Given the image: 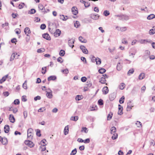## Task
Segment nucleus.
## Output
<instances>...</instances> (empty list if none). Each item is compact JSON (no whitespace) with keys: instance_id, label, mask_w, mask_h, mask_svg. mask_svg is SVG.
<instances>
[{"instance_id":"f257e3e1","label":"nucleus","mask_w":155,"mask_h":155,"mask_svg":"<svg viewBox=\"0 0 155 155\" xmlns=\"http://www.w3.org/2000/svg\"><path fill=\"white\" fill-rule=\"evenodd\" d=\"M25 144L28 145L29 147L31 148L33 147L34 145V144L33 143L29 140H26L25 141Z\"/></svg>"},{"instance_id":"f03ea898","label":"nucleus","mask_w":155,"mask_h":155,"mask_svg":"<svg viewBox=\"0 0 155 155\" xmlns=\"http://www.w3.org/2000/svg\"><path fill=\"white\" fill-rule=\"evenodd\" d=\"M0 142H1L3 145H6L8 143L7 139L5 137L3 138L0 136Z\"/></svg>"},{"instance_id":"7ed1b4c3","label":"nucleus","mask_w":155,"mask_h":155,"mask_svg":"<svg viewBox=\"0 0 155 155\" xmlns=\"http://www.w3.org/2000/svg\"><path fill=\"white\" fill-rule=\"evenodd\" d=\"M75 40L73 39H69L68 41V44L69 46L71 47V48H73L74 45V43Z\"/></svg>"},{"instance_id":"20e7f679","label":"nucleus","mask_w":155,"mask_h":155,"mask_svg":"<svg viewBox=\"0 0 155 155\" xmlns=\"http://www.w3.org/2000/svg\"><path fill=\"white\" fill-rule=\"evenodd\" d=\"M80 48L82 51L83 52L86 54L88 53V51L86 48L85 47L84 45H81Z\"/></svg>"},{"instance_id":"39448f33","label":"nucleus","mask_w":155,"mask_h":155,"mask_svg":"<svg viewBox=\"0 0 155 155\" xmlns=\"http://www.w3.org/2000/svg\"><path fill=\"white\" fill-rule=\"evenodd\" d=\"M61 33V31L59 29H57L54 33V36L56 37L59 36Z\"/></svg>"},{"instance_id":"423d86ee","label":"nucleus","mask_w":155,"mask_h":155,"mask_svg":"<svg viewBox=\"0 0 155 155\" xmlns=\"http://www.w3.org/2000/svg\"><path fill=\"white\" fill-rule=\"evenodd\" d=\"M129 19V17L126 15H122V17L121 18H119V20H127Z\"/></svg>"},{"instance_id":"0eeeda50","label":"nucleus","mask_w":155,"mask_h":155,"mask_svg":"<svg viewBox=\"0 0 155 155\" xmlns=\"http://www.w3.org/2000/svg\"><path fill=\"white\" fill-rule=\"evenodd\" d=\"M118 114L119 115H121L123 114V107L120 104H119L118 105Z\"/></svg>"},{"instance_id":"6e6552de","label":"nucleus","mask_w":155,"mask_h":155,"mask_svg":"<svg viewBox=\"0 0 155 155\" xmlns=\"http://www.w3.org/2000/svg\"><path fill=\"white\" fill-rule=\"evenodd\" d=\"M42 37L48 40H51L50 36L47 33L43 34L42 35Z\"/></svg>"},{"instance_id":"1a4fd4ad","label":"nucleus","mask_w":155,"mask_h":155,"mask_svg":"<svg viewBox=\"0 0 155 155\" xmlns=\"http://www.w3.org/2000/svg\"><path fill=\"white\" fill-rule=\"evenodd\" d=\"M71 10L74 15H76L78 14V12L77 8L74 7H73L71 9Z\"/></svg>"},{"instance_id":"9d476101","label":"nucleus","mask_w":155,"mask_h":155,"mask_svg":"<svg viewBox=\"0 0 155 155\" xmlns=\"http://www.w3.org/2000/svg\"><path fill=\"white\" fill-rule=\"evenodd\" d=\"M46 92H47V93L46 94L47 97L49 98H52L53 96V95L52 94V91L51 90H50V91L47 92V91H46Z\"/></svg>"},{"instance_id":"9b49d317","label":"nucleus","mask_w":155,"mask_h":155,"mask_svg":"<svg viewBox=\"0 0 155 155\" xmlns=\"http://www.w3.org/2000/svg\"><path fill=\"white\" fill-rule=\"evenodd\" d=\"M9 119L10 121V122L12 123H14L15 122V118L14 116L12 114H10L9 115Z\"/></svg>"},{"instance_id":"f8f14e48","label":"nucleus","mask_w":155,"mask_h":155,"mask_svg":"<svg viewBox=\"0 0 155 155\" xmlns=\"http://www.w3.org/2000/svg\"><path fill=\"white\" fill-rule=\"evenodd\" d=\"M57 79V77L54 75H52L49 76L48 78V80L49 81H54Z\"/></svg>"},{"instance_id":"ddd939ff","label":"nucleus","mask_w":155,"mask_h":155,"mask_svg":"<svg viewBox=\"0 0 155 155\" xmlns=\"http://www.w3.org/2000/svg\"><path fill=\"white\" fill-rule=\"evenodd\" d=\"M24 32L27 36H28V34L31 33L30 28L28 27H26L24 29Z\"/></svg>"},{"instance_id":"4468645a","label":"nucleus","mask_w":155,"mask_h":155,"mask_svg":"<svg viewBox=\"0 0 155 155\" xmlns=\"http://www.w3.org/2000/svg\"><path fill=\"white\" fill-rule=\"evenodd\" d=\"M115 97L116 96L114 93H112L109 95V98L110 101H113Z\"/></svg>"},{"instance_id":"2eb2a0df","label":"nucleus","mask_w":155,"mask_h":155,"mask_svg":"<svg viewBox=\"0 0 155 155\" xmlns=\"http://www.w3.org/2000/svg\"><path fill=\"white\" fill-rule=\"evenodd\" d=\"M4 132L5 133H8L9 131V126L8 125H6L4 127Z\"/></svg>"},{"instance_id":"dca6fc26","label":"nucleus","mask_w":155,"mask_h":155,"mask_svg":"<svg viewBox=\"0 0 155 155\" xmlns=\"http://www.w3.org/2000/svg\"><path fill=\"white\" fill-rule=\"evenodd\" d=\"M131 101H130L129 103H127V111H130L132 108V107H133L131 104Z\"/></svg>"},{"instance_id":"f3484780","label":"nucleus","mask_w":155,"mask_h":155,"mask_svg":"<svg viewBox=\"0 0 155 155\" xmlns=\"http://www.w3.org/2000/svg\"><path fill=\"white\" fill-rule=\"evenodd\" d=\"M99 17V16L98 14H97L95 15L94 14L91 15V17L92 19L96 20H97L98 18Z\"/></svg>"},{"instance_id":"a211bd4d","label":"nucleus","mask_w":155,"mask_h":155,"mask_svg":"<svg viewBox=\"0 0 155 155\" xmlns=\"http://www.w3.org/2000/svg\"><path fill=\"white\" fill-rule=\"evenodd\" d=\"M8 76V74H7L3 77L0 80V83L2 84L3 82L5 81Z\"/></svg>"},{"instance_id":"6ab92c4d","label":"nucleus","mask_w":155,"mask_h":155,"mask_svg":"<svg viewBox=\"0 0 155 155\" xmlns=\"http://www.w3.org/2000/svg\"><path fill=\"white\" fill-rule=\"evenodd\" d=\"M109 90L107 87H104L103 89V92L104 94H107Z\"/></svg>"},{"instance_id":"aec40b11","label":"nucleus","mask_w":155,"mask_h":155,"mask_svg":"<svg viewBox=\"0 0 155 155\" xmlns=\"http://www.w3.org/2000/svg\"><path fill=\"white\" fill-rule=\"evenodd\" d=\"M122 68V66L120 64V62H118L117 65V69L118 71H120Z\"/></svg>"},{"instance_id":"412c9836","label":"nucleus","mask_w":155,"mask_h":155,"mask_svg":"<svg viewBox=\"0 0 155 155\" xmlns=\"http://www.w3.org/2000/svg\"><path fill=\"white\" fill-rule=\"evenodd\" d=\"M155 18V15L153 14H151L149 15L147 17L148 20H151Z\"/></svg>"},{"instance_id":"4be33fe9","label":"nucleus","mask_w":155,"mask_h":155,"mask_svg":"<svg viewBox=\"0 0 155 155\" xmlns=\"http://www.w3.org/2000/svg\"><path fill=\"white\" fill-rule=\"evenodd\" d=\"M79 40L81 42L86 43L87 42L86 40L83 39L82 36H80L79 37Z\"/></svg>"},{"instance_id":"5701e85b","label":"nucleus","mask_w":155,"mask_h":155,"mask_svg":"<svg viewBox=\"0 0 155 155\" xmlns=\"http://www.w3.org/2000/svg\"><path fill=\"white\" fill-rule=\"evenodd\" d=\"M145 77V74L144 73H141L139 76V79L140 80H142Z\"/></svg>"},{"instance_id":"b1692460","label":"nucleus","mask_w":155,"mask_h":155,"mask_svg":"<svg viewBox=\"0 0 155 155\" xmlns=\"http://www.w3.org/2000/svg\"><path fill=\"white\" fill-rule=\"evenodd\" d=\"M106 81V80L105 78L104 77H102L100 79V82L101 84H105V81Z\"/></svg>"},{"instance_id":"393cba45","label":"nucleus","mask_w":155,"mask_h":155,"mask_svg":"<svg viewBox=\"0 0 155 155\" xmlns=\"http://www.w3.org/2000/svg\"><path fill=\"white\" fill-rule=\"evenodd\" d=\"M111 133L113 134V133H115L116 131V128L114 127H112L110 129Z\"/></svg>"},{"instance_id":"a878e982","label":"nucleus","mask_w":155,"mask_h":155,"mask_svg":"<svg viewBox=\"0 0 155 155\" xmlns=\"http://www.w3.org/2000/svg\"><path fill=\"white\" fill-rule=\"evenodd\" d=\"M134 71V68H132L129 70L127 73V75H130L131 74L133 73Z\"/></svg>"},{"instance_id":"bb28decb","label":"nucleus","mask_w":155,"mask_h":155,"mask_svg":"<svg viewBox=\"0 0 155 155\" xmlns=\"http://www.w3.org/2000/svg\"><path fill=\"white\" fill-rule=\"evenodd\" d=\"M125 99V97L124 96H123L120 99L119 102L120 104H123L124 103V100Z\"/></svg>"},{"instance_id":"cd10ccee","label":"nucleus","mask_w":155,"mask_h":155,"mask_svg":"<svg viewBox=\"0 0 155 155\" xmlns=\"http://www.w3.org/2000/svg\"><path fill=\"white\" fill-rule=\"evenodd\" d=\"M113 113L111 112H110V113L108 114L107 116V120H110L112 117Z\"/></svg>"},{"instance_id":"c85d7f7f","label":"nucleus","mask_w":155,"mask_h":155,"mask_svg":"<svg viewBox=\"0 0 155 155\" xmlns=\"http://www.w3.org/2000/svg\"><path fill=\"white\" fill-rule=\"evenodd\" d=\"M15 57H16L15 53H12L10 57V61H13Z\"/></svg>"},{"instance_id":"c756f323","label":"nucleus","mask_w":155,"mask_h":155,"mask_svg":"<svg viewBox=\"0 0 155 155\" xmlns=\"http://www.w3.org/2000/svg\"><path fill=\"white\" fill-rule=\"evenodd\" d=\"M118 134L117 133H113V135L112 137V139L113 140H115L117 138Z\"/></svg>"},{"instance_id":"7c9ffc66","label":"nucleus","mask_w":155,"mask_h":155,"mask_svg":"<svg viewBox=\"0 0 155 155\" xmlns=\"http://www.w3.org/2000/svg\"><path fill=\"white\" fill-rule=\"evenodd\" d=\"M65 51L63 50H61L59 53V54L61 56H64L65 54Z\"/></svg>"},{"instance_id":"2f4dec72","label":"nucleus","mask_w":155,"mask_h":155,"mask_svg":"<svg viewBox=\"0 0 155 155\" xmlns=\"http://www.w3.org/2000/svg\"><path fill=\"white\" fill-rule=\"evenodd\" d=\"M77 152V149L76 148H75L72 151L70 155H75L76 153Z\"/></svg>"},{"instance_id":"473e14b6","label":"nucleus","mask_w":155,"mask_h":155,"mask_svg":"<svg viewBox=\"0 0 155 155\" xmlns=\"http://www.w3.org/2000/svg\"><path fill=\"white\" fill-rule=\"evenodd\" d=\"M106 70L104 68H101L98 71L99 73L101 74H103L105 73Z\"/></svg>"},{"instance_id":"72a5a7b5","label":"nucleus","mask_w":155,"mask_h":155,"mask_svg":"<svg viewBox=\"0 0 155 155\" xmlns=\"http://www.w3.org/2000/svg\"><path fill=\"white\" fill-rule=\"evenodd\" d=\"M97 60L96 61V64L97 65H100L101 64V60L98 58H97Z\"/></svg>"},{"instance_id":"f704fd0d","label":"nucleus","mask_w":155,"mask_h":155,"mask_svg":"<svg viewBox=\"0 0 155 155\" xmlns=\"http://www.w3.org/2000/svg\"><path fill=\"white\" fill-rule=\"evenodd\" d=\"M45 51V50L44 48H41L38 49L37 50V52L38 53H40L44 52Z\"/></svg>"},{"instance_id":"c9c22d12","label":"nucleus","mask_w":155,"mask_h":155,"mask_svg":"<svg viewBox=\"0 0 155 155\" xmlns=\"http://www.w3.org/2000/svg\"><path fill=\"white\" fill-rule=\"evenodd\" d=\"M36 12V10L34 9H31L30 11H29L28 13L30 14H33L35 13Z\"/></svg>"},{"instance_id":"e433bc0d","label":"nucleus","mask_w":155,"mask_h":155,"mask_svg":"<svg viewBox=\"0 0 155 155\" xmlns=\"http://www.w3.org/2000/svg\"><path fill=\"white\" fill-rule=\"evenodd\" d=\"M71 120L74 121H76L78 119V116L72 117L71 118Z\"/></svg>"},{"instance_id":"4c0bfd02","label":"nucleus","mask_w":155,"mask_h":155,"mask_svg":"<svg viewBox=\"0 0 155 155\" xmlns=\"http://www.w3.org/2000/svg\"><path fill=\"white\" fill-rule=\"evenodd\" d=\"M119 86L120 89L123 90L125 87V84L124 83H121Z\"/></svg>"},{"instance_id":"58836bf2","label":"nucleus","mask_w":155,"mask_h":155,"mask_svg":"<svg viewBox=\"0 0 155 155\" xmlns=\"http://www.w3.org/2000/svg\"><path fill=\"white\" fill-rule=\"evenodd\" d=\"M27 81H25L22 85L23 87L25 89H27V87L26 84Z\"/></svg>"},{"instance_id":"ea45409f","label":"nucleus","mask_w":155,"mask_h":155,"mask_svg":"<svg viewBox=\"0 0 155 155\" xmlns=\"http://www.w3.org/2000/svg\"><path fill=\"white\" fill-rule=\"evenodd\" d=\"M98 104L100 105H103L104 104L103 100L101 99H99L98 101Z\"/></svg>"},{"instance_id":"a19ab883","label":"nucleus","mask_w":155,"mask_h":155,"mask_svg":"<svg viewBox=\"0 0 155 155\" xmlns=\"http://www.w3.org/2000/svg\"><path fill=\"white\" fill-rule=\"evenodd\" d=\"M25 5V4L24 3H21L20 4H19L18 6V8L21 9L23 8Z\"/></svg>"},{"instance_id":"79ce46f5","label":"nucleus","mask_w":155,"mask_h":155,"mask_svg":"<svg viewBox=\"0 0 155 155\" xmlns=\"http://www.w3.org/2000/svg\"><path fill=\"white\" fill-rule=\"evenodd\" d=\"M104 14L105 16H107L109 15L110 13L108 11L105 10L104 12Z\"/></svg>"},{"instance_id":"37998d69","label":"nucleus","mask_w":155,"mask_h":155,"mask_svg":"<svg viewBox=\"0 0 155 155\" xmlns=\"http://www.w3.org/2000/svg\"><path fill=\"white\" fill-rule=\"evenodd\" d=\"M60 16L61 17L60 18L63 21H65L68 19L67 16H66V17L67 18H65V17L63 15H60Z\"/></svg>"},{"instance_id":"c03bdc74","label":"nucleus","mask_w":155,"mask_h":155,"mask_svg":"<svg viewBox=\"0 0 155 155\" xmlns=\"http://www.w3.org/2000/svg\"><path fill=\"white\" fill-rule=\"evenodd\" d=\"M91 60L92 62H96L97 60V58H95V57H94V56H92L91 58Z\"/></svg>"},{"instance_id":"a18cd8bd","label":"nucleus","mask_w":155,"mask_h":155,"mask_svg":"<svg viewBox=\"0 0 155 155\" xmlns=\"http://www.w3.org/2000/svg\"><path fill=\"white\" fill-rule=\"evenodd\" d=\"M61 71L63 73L65 74H68L69 72L68 70L67 69H65L64 70H62Z\"/></svg>"},{"instance_id":"49530a36","label":"nucleus","mask_w":155,"mask_h":155,"mask_svg":"<svg viewBox=\"0 0 155 155\" xmlns=\"http://www.w3.org/2000/svg\"><path fill=\"white\" fill-rule=\"evenodd\" d=\"M36 135L38 137H40L41 136V134L40 133V130L39 129H37L36 132Z\"/></svg>"},{"instance_id":"de8ad7c7","label":"nucleus","mask_w":155,"mask_h":155,"mask_svg":"<svg viewBox=\"0 0 155 155\" xmlns=\"http://www.w3.org/2000/svg\"><path fill=\"white\" fill-rule=\"evenodd\" d=\"M20 103V101L18 99H16L15 100L14 102V104L15 105H18Z\"/></svg>"},{"instance_id":"09e8293b","label":"nucleus","mask_w":155,"mask_h":155,"mask_svg":"<svg viewBox=\"0 0 155 155\" xmlns=\"http://www.w3.org/2000/svg\"><path fill=\"white\" fill-rule=\"evenodd\" d=\"M84 131L85 133L87 132V128L86 127H83L81 130V132Z\"/></svg>"},{"instance_id":"8fccbe9b","label":"nucleus","mask_w":155,"mask_h":155,"mask_svg":"<svg viewBox=\"0 0 155 155\" xmlns=\"http://www.w3.org/2000/svg\"><path fill=\"white\" fill-rule=\"evenodd\" d=\"M46 145V144L45 145H44L41 147V148L42 149L41 151L42 152H43L45 151L46 150V148L45 147V146Z\"/></svg>"},{"instance_id":"3c124183","label":"nucleus","mask_w":155,"mask_h":155,"mask_svg":"<svg viewBox=\"0 0 155 155\" xmlns=\"http://www.w3.org/2000/svg\"><path fill=\"white\" fill-rule=\"evenodd\" d=\"M80 25V24L79 23V22L78 21H76V22L74 24V26H75V27H76V28H78L79 27V25Z\"/></svg>"},{"instance_id":"603ef678","label":"nucleus","mask_w":155,"mask_h":155,"mask_svg":"<svg viewBox=\"0 0 155 155\" xmlns=\"http://www.w3.org/2000/svg\"><path fill=\"white\" fill-rule=\"evenodd\" d=\"M82 96L78 95L76 97V100L78 101H79L82 99Z\"/></svg>"},{"instance_id":"864d4df0","label":"nucleus","mask_w":155,"mask_h":155,"mask_svg":"<svg viewBox=\"0 0 155 155\" xmlns=\"http://www.w3.org/2000/svg\"><path fill=\"white\" fill-rule=\"evenodd\" d=\"M149 32L150 34L153 35L155 33V30L153 29H152L150 30Z\"/></svg>"},{"instance_id":"5fc2aeb1","label":"nucleus","mask_w":155,"mask_h":155,"mask_svg":"<svg viewBox=\"0 0 155 155\" xmlns=\"http://www.w3.org/2000/svg\"><path fill=\"white\" fill-rule=\"evenodd\" d=\"M136 124H137V127H140L142 126V124L141 123V122L139 121H137Z\"/></svg>"},{"instance_id":"6e6d98bb","label":"nucleus","mask_w":155,"mask_h":155,"mask_svg":"<svg viewBox=\"0 0 155 155\" xmlns=\"http://www.w3.org/2000/svg\"><path fill=\"white\" fill-rule=\"evenodd\" d=\"M24 117L25 119L27 117L28 113L27 111H24L23 112Z\"/></svg>"},{"instance_id":"4d7b16f0","label":"nucleus","mask_w":155,"mask_h":155,"mask_svg":"<svg viewBox=\"0 0 155 155\" xmlns=\"http://www.w3.org/2000/svg\"><path fill=\"white\" fill-rule=\"evenodd\" d=\"M46 27V25L44 24H41L40 26L42 30L45 29V28Z\"/></svg>"},{"instance_id":"13d9d810","label":"nucleus","mask_w":155,"mask_h":155,"mask_svg":"<svg viewBox=\"0 0 155 155\" xmlns=\"http://www.w3.org/2000/svg\"><path fill=\"white\" fill-rule=\"evenodd\" d=\"M38 8L40 10H44V7L42 5L39 4L38 5Z\"/></svg>"},{"instance_id":"bf43d9fd","label":"nucleus","mask_w":155,"mask_h":155,"mask_svg":"<svg viewBox=\"0 0 155 155\" xmlns=\"http://www.w3.org/2000/svg\"><path fill=\"white\" fill-rule=\"evenodd\" d=\"M15 31L16 34H18L21 33V30L19 28L16 29L15 30Z\"/></svg>"},{"instance_id":"052dcab7","label":"nucleus","mask_w":155,"mask_h":155,"mask_svg":"<svg viewBox=\"0 0 155 155\" xmlns=\"http://www.w3.org/2000/svg\"><path fill=\"white\" fill-rule=\"evenodd\" d=\"M45 107H42L41 108H40L39 110H38V112H42L44 110H45Z\"/></svg>"},{"instance_id":"680f3d73","label":"nucleus","mask_w":155,"mask_h":155,"mask_svg":"<svg viewBox=\"0 0 155 155\" xmlns=\"http://www.w3.org/2000/svg\"><path fill=\"white\" fill-rule=\"evenodd\" d=\"M87 79L85 77H82L81 78V80L83 82H85L86 81Z\"/></svg>"},{"instance_id":"e2e57ef3","label":"nucleus","mask_w":155,"mask_h":155,"mask_svg":"<svg viewBox=\"0 0 155 155\" xmlns=\"http://www.w3.org/2000/svg\"><path fill=\"white\" fill-rule=\"evenodd\" d=\"M33 130L31 128H29L27 130L28 134H32V132L33 131Z\"/></svg>"},{"instance_id":"0e129e2a","label":"nucleus","mask_w":155,"mask_h":155,"mask_svg":"<svg viewBox=\"0 0 155 155\" xmlns=\"http://www.w3.org/2000/svg\"><path fill=\"white\" fill-rule=\"evenodd\" d=\"M41 99V97L39 96H37L34 97V99L35 101H36L37 100H40Z\"/></svg>"},{"instance_id":"69168bd1","label":"nucleus","mask_w":155,"mask_h":155,"mask_svg":"<svg viewBox=\"0 0 155 155\" xmlns=\"http://www.w3.org/2000/svg\"><path fill=\"white\" fill-rule=\"evenodd\" d=\"M90 142V140L89 138L86 139L84 140V142L85 143H88Z\"/></svg>"},{"instance_id":"338daca9","label":"nucleus","mask_w":155,"mask_h":155,"mask_svg":"<svg viewBox=\"0 0 155 155\" xmlns=\"http://www.w3.org/2000/svg\"><path fill=\"white\" fill-rule=\"evenodd\" d=\"M12 17L14 18H16V17H17L18 16V15L17 13L14 14V13H13L12 15Z\"/></svg>"},{"instance_id":"774afa93","label":"nucleus","mask_w":155,"mask_h":155,"mask_svg":"<svg viewBox=\"0 0 155 155\" xmlns=\"http://www.w3.org/2000/svg\"><path fill=\"white\" fill-rule=\"evenodd\" d=\"M90 4L88 2H86L84 4V6L85 7L87 8L89 7L90 6Z\"/></svg>"}]
</instances>
